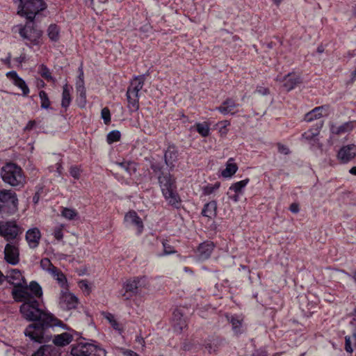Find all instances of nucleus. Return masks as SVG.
Masks as SVG:
<instances>
[{
  "instance_id": "obj_1",
  "label": "nucleus",
  "mask_w": 356,
  "mask_h": 356,
  "mask_svg": "<svg viewBox=\"0 0 356 356\" xmlns=\"http://www.w3.org/2000/svg\"><path fill=\"white\" fill-rule=\"evenodd\" d=\"M5 280L14 286L12 291L14 300L16 302H22L19 307L22 317L31 322L24 331L25 337L30 341L41 343L51 339V335L47 331L49 327L54 325L66 327L65 323L54 314L39 307V302L33 298L30 292H28L26 279L19 270H10L5 275Z\"/></svg>"
},
{
  "instance_id": "obj_2",
  "label": "nucleus",
  "mask_w": 356,
  "mask_h": 356,
  "mask_svg": "<svg viewBox=\"0 0 356 356\" xmlns=\"http://www.w3.org/2000/svg\"><path fill=\"white\" fill-rule=\"evenodd\" d=\"M15 2H19L17 13L25 17L29 21L25 26L19 29L20 36L25 40L28 45V42L31 44L36 45L39 43V40L42 36V31L37 28L33 23L35 15L47 8L46 3L43 0H13Z\"/></svg>"
},
{
  "instance_id": "obj_3",
  "label": "nucleus",
  "mask_w": 356,
  "mask_h": 356,
  "mask_svg": "<svg viewBox=\"0 0 356 356\" xmlns=\"http://www.w3.org/2000/svg\"><path fill=\"white\" fill-rule=\"evenodd\" d=\"M159 186L168 204L175 209L181 207V200L177 191L176 180L170 173L162 172L158 176Z\"/></svg>"
},
{
  "instance_id": "obj_4",
  "label": "nucleus",
  "mask_w": 356,
  "mask_h": 356,
  "mask_svg": "<svg viewBox=\"0 0 356 356\" xmlns=\"http://www.w3.org/2000/svg\"><path fill=\"white\" fill-rule=\"evenodd\" d=\"M1 177L4 183L20 189L26 184V177L23 170L16 163L9 162L1 168Z\"/></svg>"
},
{
  "instance_id": "obj_5",
  "label": "nucleus",
  "mask_w": 356,
  "mask_h": 356,
  "mask_svg": "<svg viewBox=\"0 0 356 356\" xmlns=\"http://www.w3.org/2000/svg\"><path fill=\"white\" fill-rule=\"evenodd\" d=\"M19 200L17 193L11 189H0V215L7 218L18 211Z\"/></svg>"
},
{
  "instance_id": "obj_6",
  "label": "nucleus",
  "mask_w": 356,
  "mask_h": 356,
  "mask_svg": "<svg viewBox=\"0 0 356 356\" xmlns=\"http://www.w3.org/2000/svg\"><path fill=\"white\" fill-rule=\"evenodd\" d=\"M70 354L72 356H106V350L97 344L79 342L72 344Z\"/></svg>"
},
{
  "instance_id": "obj_7",
  "label": "nucleus",
  "mask_w": 356,
  "mask_h": 356,
  "mask_svg": "<svg viewBox=\"0 0 356 356\" xmlns=\"http://www.w3.org/2000/svg\"><path fill=\"white\" fill-rule=\"evenodd\" d=\"M22 231L15 220L0 221V236L7 241L15 239Z\"/></svg>"
},
{
  "instance_id": "obj_8",
  "label": "nucleus",
  "mask_w": 356,
  "mask_h": 356,
  "mask_svg": "<svg viewBox=\"0 0 356 356\" xmlns=\"http://www.w3.org/2000/svg\"><path fill=\"white\" fill-rule=\"evenodd\" d=\"M144 279L142 277H134L127 280L123 284V289L124 292L122 293V296L124 300H130L134 296L138 293V289L142 286L141 281Z\"/></svg>"
},
{
  "instance_id": "obj_9",
  "label": "nucleus",
  "mask_w": 356,
  "mask_h": 356,
  "mask_svg": "<svg viewBox=\"0 0 356 356\" xmlns=\"http://www.w3.org/2000/svg\"><path fill=\"white\" fill-rule=\"evenodd\" d=\"M65 325H66V327L64 328V330H68L67 325L66 324H65ZM54 327H58V325H54L49 327L48 329V331H47L48 333L51 335V339H49V340H47L46 341H43L41 343L37 342V343H45L47 342L50 341L52 339L54 346L60 348V347H64V346L69 345L72 341L73 336L70 333H68V332H63L60 334H56V335L53 336L52 334L49 332V329L54 328ZM59 327L62 328V327H60V326H59ZM32 341L36 343L35 341Z\"/></svg>"
},
{
  "instance_id": "obj_10",
  "label": "nucleus",
  "mask_w": 356,
  "mask_h": 356,
  "mask_svg": "<svg viewBox=\"0 0 356 356\" xmlns=\"http://www.w3.org/2000/svg\"><path fill=\"white\" fill-rule=\"evenodd\" d=\"M356 156V145L343 146L338 152L337 158L343 163H347Z\"/></svg>"
},
{
  "instance_id": "obj_11",
  "label": "nucleus",
  "mask_w": 356,
  "mask_h": 356,
  "mask_svg": "<svg viewBox=\"0 0 356 356\" xmlns=\"http://www.w3.org/2000/svg\"><path fill=\"white\" fill-rule=\"evenodd\" d=\"M4 259L11 265H17L19 261L18 248L15 245L7 243L4 249Z\"/></svg>"
},
{
  "instance_id": "obj_12",
  "label": "nucleus",
  "mask_w": 356,
  "mask_h": 356,
  "mask_svg": "<svg viewBox=\"0 0 356 356\" xmlns=\"http://www.w3.org/2000/svg\"><path fill=\"white\" fill-rule=\"evenodd\" d=\"M178 160V150L174 145H170L164 154V161L165 165L170 170H172L175 163Z\"/></svg>"
},
{
  "instance_id": "obj_13",
  "label": "nucleus",
  "mask_w": 356,
  "mask_h": 356,
  "mask_svg": "<svg viewBox=\"0 0 356 356\" xmlns=\"http://www.w3.org/2000/svg\"><path fill=\"white\" fill-rule=\"evenodd\" d=\"M6 76L13 81V83L15 86L22 90L23 96L26 97L29 95L30 90L28 86L25 81L19 77L15 71H10L7 72Z\"/></svg>"
},
{
  "instance_id": "obj_14",
  "label": "nucleus",
  "mask_w": 356,
  "mask_h": 356,
  "mask_svg": "<svg viewBox=\"0 0 356 356\" xmlns=\"http://www.w3.org/2000/svg\"><path fill=\"white\" fill-rule=\"evenodd\" d=\"M214 243L210 241H206L200 243L197 247V256L201 260L208 259L214 249Z\"/></svg>"
},
{
  "instance_id": "obj_15",
  "label": "nucleus",
  "mask_w": 356,
  "mask_h": 356,
  "mask_svg": "<svg viewBox=\"0 0 356 356\" xmlns=\"http://www.w3.org/2000/svg\"><path fill=\"white\" fill-rule=\"evenodd\" d=\"M61 352L59 348L53 345H42L31 356H60Z\"/></svg>"
},
{
  "instance_id": "obj_16",
  "label": "nucleus",
  "mask_w": 356,
  "mask_h": 356,
  "mask_svg": "<svg viewBox=\"0 0 356 356\" xmlns=\"http://www.w3.org/2000/svg\"><path fill=\"white\" fill-rule=\"evenodd\" d=\"M40 238L41 234L37 227L30 229L26 233V240L31 248L38 247Z\"/></svg>"
},
{
  "instance_id": "obj_17",
  "label": "nucleus",
  "mask_w": 356,
  "mask_h": 356,
  "mask_svg": "<svg viewBox=\"0 0 356 356\" xmlns=\"http://www.w3.org/2000/svg\"><path fill=\"white\" fill-rule=\"evenodd\" d=\"M355 122L349 121L342 124L340 126H336L333 124L330 125V131L332 134L341 135L351 131L355 127Z\"/></svg>"
},
{
  "instance_id": "obj_18",
  "label": "nucleus",
  "mask_w": 356,
  "mask_h": 356,
  "mask_svg": "<svg viewBox=\"0 0 356 356\" xmlns=\"http://www.w3.org/2000/svg\"><path fill=\"white\" fill-rule=\"evenodd\" d=\"M145 76V74H142L134 77V80L131 82L130 86L127 88V90H131V94L138 96L139 91L142 90L144 86Z\"/></svg>"
},
{
  "instance_id": "obj_19",
  "label": "nucleus",
  "mask_w": 356,
  "mask_h": 356,
  "mask_svg": "<svg viewBox=\"0 0 356 356\" xmlns=\"http://www.w3.org/2000/svg\"><path fill=\"white\" fill-rule=\"evenodd\" d=\"M238 106V104H236L234 100L232 99L228 98L225 99L222 104L217 107L216 109L220 112L223 115L234 114L236 113V108Z\"/></svg>"
},
{
  "instance_id": "obj_20",
  "label": "nucleus",
  "mask_w": 356,
  "mask_h": 356,
  "mask_svg": "<svg viewBox=\"0 0 356 356\" xmlns=\"http://www.w3.org/2000/svg\"><path fill=\"white\" fill-rule=\"evenodd\" d=\"M124 220L136 226L139 234L142 232L143 229V223L141 218L135 211H131L126 213Z\"/></svg>"
},
{
  "instance_id": "obj_21",
  "label": "nucleus",
  "mask_w": 356,
  "mask_h": 356,
  "mask_svg": "<svg viewBox=\"0 0 356 356\" xmlns=\"http://www.w3.org/2000/svg\"><path fill=\"white\" fill-rule=\"evenodd\" d=\"M173 326L175 331L181 333L187 324L183 315L179 309H175L173 312Z\"/></svg>"
},
{
  "instance_id": "obj_22",
  "label": "nucleus",
  "mask_w": 356,
  "mask_h": 356,
  "mask_svg": "<svg viewBox=\"0 0 356 356\" xmlns=\"http://www.w3.org/2000/svg\"><path fill=\"white\" fill-rule=\"evenodd\" d=\"M202 215L210 219L215 218L217 215V202L212 200L204 204L202 210Z\"/></svg>"
},
{
  "instance_id": "obj_23",
  "label": "nucleus",
  "mask_w": 356,
  "mask_h": 356,
  "mask_svg": "<svg viewBox=\"0 0 356 356\" xmlns=\"http://www.w3.org/2000/svg\"><path fill=\"white\" fill-rule=\"evenodd\" d=\"M51 275L57 281L60 287L67 289V280L65 274L57 267H53L51 269Z\"/></svg>"
},
{
  "instance_id": "obj_24",
  "label": "nucleus",
  "mask_w": 356,
  "mask_h": 356,
  "mask_svg": "<svg viewBox=\"0 0 356 356\" xmlns=\"http://www.w3.org/2000/svg\"><path fill=\"white\" fill-rule=\"evenodd\" d=\"M284 87L287 91L293 90L296 86L300 83V78L292 73H289L284 77Z\"/></svg>"
},
{
  "instance_id": "obj_25",
  "label": "nucleus",
  "mask_w": 356,
  "mask_h": 356,
  "mask_svg": "<svg viewBox=\"0 0 356 356\" xmlns=\"http://www.w3.org/2000/svg\"><path fill=\"white\" fill-rule=\"evenodd\" d=\"M323 126V122L320 121L317 122L312 129L302 134V138L307 140H314L320 133V130Z\"/></svg>"
},
{
  "instance_id": "obj_26",
  "label": "nucleus",
  "mask_w": 356,
  "mask_h": 356,
  "mask_svg": "<svg viewBox=\"0 0 356 356\" xmlns=\"http://www.w3.org/2000/svg\"><path fill=\"white\" fill-rule=\"evenodd\" d=\"M63 302L66 309H75L78 305V298L72 293H65L63 295Z\"/></svg>"
},
{
  "instance_id": "obj_27",
  "label": "nucleus",
  "mask_w": 356,
  "mask_h": 356,
  "mask_svg": "<svg viewBox=\"0 0 356 356\" xmlns=\"http://www.w3.org/2000/svg\"><path fill=\"white\" fill-rule=\"evenodd\" d=\"M127 99L128 102V108L131 112H136L139 109L138 96L131 94V90L127 91Z\"/></svg>"
},
{
  "instance_id": "obj_28",
  "label": "nucleus",
  "mask_w": 356,
  "mask_h": 356,
  "mask_svg": "<svg viewBox=\"0 0 356 356\" xmlns=\"http://www.w3.org/2000/svg\"><path fill=\"white\" fill-rule=\"evenodd\" d=\"M28 291L30 290L31 296L35 300V298H41L42 296V289L40 285L36 281H31L29 285H27Z\"/></svg>"
},
{
  "instance_id": "obj_29",
  "label": "nucleus",
  "mask_w": 356,
  "mask_h": 356,
  "mask_svg": "<svg viewBox=\"0 0 356 356\" xmlns=\"http://www.w3.org/2000/svg\"><path fill=\"white\" fill-rule=\"evenodd\" d=\"M323 106H318L314 108L312 111L308 112L304 118L305 121L312 122L314 120L319 119L322 117L321 111L323 109Z\"/></svg>"
},
{
  "instance_id": "obj_30",
  "label": "nucleus",
  "mask_w": 356,
  "mask_h": 356,
  "mask_svg": "<svg viewBox=\"0 0 356 356\" xmlns=\"http://www.w3.org/2000/svg\"><path fill=\"white\" fill-rule=\"evenodd\" d=\"M71 100L69 87L67 84H65L63 88L61 106L66 109L70 106Z\"/></svg>"
},
{
  "instance_id": "obj_31",
  "label": "nucleus",
  "mask_w": 356,
  "mask_h": 356,
  "mask_svg": "<svg viewBox=\"0 0 356 356\" xmlns=\"http://www.w3.org/2000/svg\"><path fill=\"white\" fill-rule=\"evenodd\" d=\"M237 170L238 166L236 163L228 161L225 169L222 171V176L225 178L231 177L236 173Z\"/></svg>"
},
{
  "instance_id": "obj_32",
  "label": "nucleus",
  "mask_w": 356,
  "mask_h": 356,
  "mask_svg": "<svg viewBox=\"0 0 356 356\" xmlns=\"http://www.w3.org/2000/svg\"><path fill=\"white\" fill-rule=\"evenodd\" d=\"M60 29L56 24H51L47 29V34L51 41L56 42L59 39Z\"/></svg>"
},
{
  "instance_id": "obj_33",
  "label": "nucleus",
  "mask_w": 356,
  "mask_h": 356,
  "mask_svg": "<svg viewBox=\"0 0 356 356\" xmlns=\"http://www.w3.org/2000/svg\"><path fill=\"white\" fill-rule=\"evenodd\" d=\"M197 131L202 136L207 137L210 134L209 125L207 122H197L195 124Z\"/></svg>"
},
{
  "instance_id": "obj_34",
  "label": "nucleus",
  "mask_w": 356,
  "mask_h": 356,
  "mask_svg": "<svg viewBox=\"0 0 356 356\" xmlns=\"http://www.w3.org/2000/svg\"><path fill=\"white\" fill-rule=\"evenodd\" d=\"M222 339H213L210 343H207L205 345V348L208 350L210 354L216 353L218 351V348L222 344Z\"/></svg>"
},
{
  "instance_id": "obj_35",
  "label": "nucleus",
  "mask_w": 356,
  "mask_h": 356,
  "mask_svg": "<svg viewBox=\"0 0 356 356\" xmlns=\"http://www.w3.org/2000/svg\"><path fill=\"white\" fill-rule=\"evenodd\" d=\"M250 179L248 178L237 181L229 187V190L234 191L236 193H241L243 188L249 183Z\"/></svg>"
},
{
  "instance_id": "obj_36",
  "label": "nucleus",
  "mask_w": 356,
  "mask_h": 356,
  "mask_svg": "<svg viewBox=\"0 0 356 356\" xmlns=\"http://www.w3.org/2000/svg\"><path fill=\"white\" fill-rule=\"evenodd\" d=\"M230 323L232 326V330L236 334H239L241 333V327L242 325V321L239 320L236 316H232L229 320Z\"/></svg>"
},
{
  "instance_id": "obj_37",
  "label": "nucleus",
  "mask_w": 356,
  "mask_h": 356,
  "mask_svg": "<svg viewBox=\"0 0 356 356\" xmlns=\"http://www.w3.org/2000/svg\"><path fill=\"white\" fill-rule=\"evenodd\" d=\"M39 97L41 100V108L44 109L49 108L51 103L47 93L44 90H40L39 92Z\"/></svg>"
},
{
  "instance_id": "obj_38",
  "label": "nucleus",
  "mask_w": 356,
  "mask_h": 356,
  "mask_svg": "<svg viewBox=\"0 0 356 356\" xmlns=\"http://www.w3.org/2000/svg\"><path fill=\"white\" fill-rule=\"evenodd\" d=\"M220 186L219 181L216 182L213 185L208 184L202 188V193L204 195H209L218 190Z\"/></svg>"
},
{
  "instance_id": "obj_39",
  "label": "nucleus",
  "mask_w": 356,
  "mask_h": 356,
  "mask_svg": "<svg viewBox=\"0 0 356 356\" xmlns=\"http://www.w3.org/2000/svg\"><path fill=\"white\" fill-rule=\"evenodd\" d=\"M121 134L118 130H113L110 131L107 135V143L108 144H112L115 142H118L120 140Z\"/></svg>"
},
{
  "instance_id": "obj_40",
  "label": "nucleus",
  "mask_w": 356,
  "mask_h": 356,
  "mask_svg": "<svg viewBox=\"0 0 356 356\" xmlns=\"http://www.w3.org/2000/svg\"><path fill=\"white\" fill-rule=\"evenodd\" d=\"M62 216L68 220H73L78 216L76 210L70 208H64L62 211Z\"/></svg>"
},
{
  "instance_id": "obj_41",
  "label": "nucleus",
  "mask_w": 356,
  "mask_h": 356,
  "mask_svg": "<svg viewBox=\"0 0 356 356\" xmlns=\"http://www.w3.org/2000/svg\"><path fill=\"white\" fill-rule=\"evenodd\" d=\"M40 266L43 270H47L49 273H51V269L53 267H55L48 258H43L41 259Z\"/></svg>"
},
{
  "instance_id": "obj_42",
  "label": "nucleus",
  "mask_w": 356,
  "mask_h": 356,
  "mask_svg": "<svg viewBox=\"0 0 356 356\" xmlns=\"http://www.w3.org/2000/svg\"><path fill=\"white\" fill-rule=\"evenodd\" d=\"M102 118L104 120L105 124H108L111 122V112L110 110L105 107L102 108L101 112Z\"/></svg>"
},
{
  "instance_id": "obj_43",
  "label": "nucleus",
  "mask_w": 356,
  "mask_h": 356,
  "mask_svg": "<svg viewBox=\"0 0 356 356\" xmlns=\"http://www.w3.org/2000/svg\"><path fill=\"white\" fill-rule=\"evenodd\" d=\"M104 317L108 321V322L111 323V326L115 330H119V323L115 319V317H114V316L112 314L106 313L104 314Z\"/></svg>"
},
{
  "instance_id": "obj_44",
  "label": "nucleus",
  "mask_w": 356,
  "mask_h": 356,
  "mask_svg": "<svg viewBox=\"0 0 356 356\" xmlns=\"http://www.w3.org/2000/svg\"><path fill=\"white\" fill-rule=\"evenodd\" d=\"M40 75L45 79L49 81L52 80V76H51V73L49 72V70L48 67L44 65H41V71H40Z\"/></svg>"
},
{
  "instance_id": "obj_45",
  "label": "nucleus",
  "mask_w": 356,
  "mask_h": 356,
  "mask_svg": "<svg viewBox=\"0 0 356 356\" xmlns=\"http://www.w3.org/2000/svg\"><path fill=\"white\" fill-rule=\"evenodd\" d=\"M79 286L81 290L88 295L90 293V287L89 286L88 282L86 280H81L79 282Z\"/></svg>"
},
{
  "instance_id": "obj_46",
  "label": "nucleus",
  "mask_w": 356,
  "mask_h": 356,
  "mask_svg": "<svg viewBox=\"0 0 356 356\" xmlns=\"http://www.w3.org/2000/svg\"><path fill=\"white\" fill-rule=\"evenodd\" d=\"M163 252L165 254H170L175 252L174 248L168 243L167 241H163Z\"/></svg>"
},
{
  "instance_id": "obj_47",
  "label": "nucleus",
  "mask_w": 356,
  "mask_h": 356,
  "mask_svg": "<svg viewBox=\"0 0 356 356\" xmlns=\"http://www.w3.org/2000/svg\"><path fill=\"white\" fill-rule=\"evenodd\" d=\"M150 168L152 170V171L154 173L159 172L160 173L159 175H161V173L163 172L162 171L163 165L161 163H158V162L152 163L150 165Z\"/></svg>"
},
{
  "instance_id": "obj_48",
  "label": "nucleus",
  "mask_w": 356,
  "mask_h": 356,
  "mask_svg": "<svg viewBox=\"0 0 356 356\" xmlns=\"http://www.w3.org/2000/svg\"><path fill=\"white\" fill-rule=\"evenodd\" d=\"M220 125V133L221 136H225L227 134V127L229 125V122L227 120L222 121L218 123Z\"/></svg>"
},
{
  "instance_id": "obj_49",
  "label": "nucleus",
  "mask_w": 356,
  "mask_h": 356,
  "mask_svg": "<svg viewBox=\"0 0 356 356\" xmlns=\"http://www.w3.org/2000/svg\"><path fill=\"white\" fill-rule=\"evenodd\" d=\"M70 175L76 179H79L80 169L77 166H72L70 169Z\"/></svg>"
},
{
  "instance_id": "obj_50",
  "label": "nucleus",
  "mask_w": 356,
  "mask_h": 356,
  "mask_svg": "<svg viewBox=\"0 0 356 356\" xmlns=\"http://www.w3.org/2000/svg\"><path fill=\"white\" fill-rule=\"evenodd\" d=\"M277 149H278V152L280 153V154H284V155H288L290 154V150H289V148L282 144V143H277Z\"/></svg>"
},
{
  "instance_id": "obj_51",
  "label": "nucleus",
  "mask_w": 356,
  "mask_h": 356,
  "mask_svg": "<svg viewBox=\"0 0 356 356\" xmlns=\"http://www.w3.org/2000/svg\"><path fill=\"white\" fill-rule=\"evenodd\" d=\"M345 350L349 353H352L353 351L351 346V337L349 336L345 337Z\"/></svg>"
},
{
  "instance_id": "obj_52",
  "label": "nucleus",
  "mask_w": 356,
  "mask_h": 356,
  "mask_svg": "<svg viewBox=\"0 0 356 356\" xmlns=\"http://www.w3.org/2000/svg\"><path fill=\"white\" fill-rule=\"evenodd\" d=\"M54 236L58 241H60L63 238V229L60 227H56L54 231Z\"/></svg>"
},
{
  "instance_id": "obj_53",
  "label": "nucleus",
  "mask_w": 356,
  "mask_h": 356,
  "mask_svg": "<svg viewBox=\"0 0 356 356\" xmlns=\"http://www.w3.org/2000/svg\"><path fill=\"white\" fill-rule=\"evenodd\" d=\"M289 210L293 213H297L300 211L299 204L297 203H292L289 207Z\"/></svg>"
},
{
  "instance_id": "obj_54",
  "label": "nucleus",
  "mask_w": 356,
  "mask_h": 356,
  "mask_svg": "<svg viewBox=\"0 0 356 356\" xmlns=\"http://www.w3.org/2000/svg\"><path fill=\"white\" fill-rule=\"evenodd\" d=\"M79 93V99L82 102L83 104H86V89H81V91L78 92Z\"/></svg>"
},
{
  "instance_id": "obj_55",
  "label": "nucleus",
  "mask_w": 356,
  "mask_h": 356,
  "mask_svg": "<svg viewBox=\"0 0 356 356\" xmlns=\"http://www.w3.org/2000/svg\"><path fill=\"white\" fill-rule=\"evenodd\" d=\"M76 90L77 92H79L81 90V89H85L84 87V81L81 78V80H78L76 83Z\"/></svg>"
},
{
  "instance_id": "obj_56",
  "label": "nucleus",
  "mask_w": 356,
  "mask_h": 356,
  "mask_svg": "<svg viewBox=\"0 0 356 356\" xmlns=\"http://www.w3.org/2000/svg\"><path fill=\"white\" fill-rule=\"evenodd\" d=\"M36 122L35 120H30L28 122L26 126L24 127V131H30L35 126Z\"/></svg>"
},
{
  "instance_id": "obj_57",
  "label": "nucleus",
  "mask_w": 356,
  "mask_h": 356,
  "mask_svg": "<svg viewBox=\"0 0 356 356\" xmlns=\"http://www.w3.org/2000/svg\"><path fill=\"white\" fill-rule=\"evenodd\" d=\"M257 91L262 95H267L269 94V89L267 88L259 87L257 88Z\"/></svg>"
},
{
  "instance_id": "obj_58",
  "label": "nucleus",
  "mask_w": 356,
  "mask_h": 356,
  "mask_svg": "<svg viewBox=\"0 0 356 356\" xmlns=\"http://www.w3.org/2000/svg\"><path fill=\"white\" fill-rule=\"evenodd\" d=\"M123 355L124 356H140L138 353L136 352L131 350H124L122 352Z\"/></svg>"
},
{
  "instance_id": "obj_59",
  "label": "nucleus",
  "mask_w": 356,
  "mask_h": 356,
  "mask_svg": "<svg viewBox=\"0 0 356 356\" xmlns=\"http://www.w3.org/2000/svg\"><path fill=\"white\" fill-rule=\"evenodd\" d=\"M40 200V193L36 192L33 197V202L34 204H37Z\"/></svg>"
},
{
  "instance_id": "obj_60",
  "label": "nucleus",
  "mask_w": 356,
  "mask_h": 356,
  "mask_svg": "<svg viewBox=\"0 0 356 356\" xmlns=\"http://www.w3.org/2000/svg\"><path fill=\"white\" fill-rule=\"evenodd\" d=\"M136 341L137 343H138L139 344H141V345H142V346H143V347L145 346V340H144V339H143V337H141V336H138V337H136Z\"/></svg>"
},
{
  "instance_id": "obj_61",
  "label": "nucleus",
  "mask_w": 356,
  "mask_h": 356,
  "mask_svg": "<svg viewBox=\"0 0 356 356\" xmlns=\"http://www.w3.org/2000/svg\"><path fill=\"white\" fill-rule=\"evenodd\" d=\"M26 60V56L24 54H22L20 55L19 57H17L16 58V60L19 63H22L23 62H24Z\"/></svg>"
},
{
  "instance_id": "obj_62",
  "label": "nucleus",
  "mask_w": 356,
  "mask_h": 356,
  "mask_svg": "<svg viewBox=\"0 0 356 356\" xmlns=\"http://www.w3.org/2000/svg\"><path fill=\"white\" fill-rule=\"evenodd\" d=\"M191 345L188 343H184L183 344V350H185V351H188V350H191Z\"/></svg>"
},
{
  "instance_id": "obj_63",
  "label": "nucleus",
  "mask_w": 356,
  "mask_h": 356,
  "mask_svg": "<svg viewBox=\"0 0 356 356\" xmlns=\"http://www.w3.org/2000/svg\"><path fill=\"white\" fill-rule=\"evenodd\" d=\"M356 79V67L351 73L350 83H353Z\"/></svg>"
},
{
  "instance_id": "obj_64",
  "label": "nucleus",
  "mask_w": 356,
  "mask_h": 356,
  "mask_svg": "<svg viewBox=\"0 0 356 356\" xmlns=\"http://www.w3.org/2000/svg\"><path fill=\"white\" fill-rule=\"evenodd\" d=\"M349 172L353 175H356V166L351 168Z\"/></svg>"
}]
</instances>
